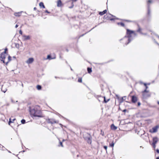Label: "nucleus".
Listing matches in <instances>:
<instances>
[{
    "mask_svg": "<svg viewBox=\"0 0 159 159\" xmlns=\"http://www.w3.org/2000/svg\"><path fill=\"white\" fill-rule=\"evenodd\" d=\"M115 17V16L110 14L108 15L107 14H106L104 16L103 18L105 19H109L111 21L114 20L115 19L114 18H111V17Z\"/></svg>",
    "mask_w": 159,
    "mask_h": 159,
    "instance_id": "nucleus-4",
    "label": "nucleus"
},
{
    "mask_svg": "<svg viewBox=\"0 0 159 159\" xmlns=\"http://www.w3.org/2000/svg\"><path fill=\"white\" fill-rule=\"evenodd\" d=\"M60 145H59V146H61L62 147H63V145L62 144V142L60 141Z\"/></svg>",
    "mask_w": 159,
    "mask_h": 159,
    "instance_id": "nucleus-40",
    "label": "nucleus"
},
{
    "mask_svg": "<svg viewBox=\"0 0 159 159\" xmlns=\"http://www.w3.org/2000/svg\"><path fill=\"white\" fill-rule=\"evenodd\" d=\"M111 128L112 129L115 130L117 129V127L115 126L114 124H112L111 125Z\"/></svg>",
    "mask_w": 159,
    "mask_h": 159,
    "instance_id": "nucleus-16",
    "label": "nucleus"
},
{
    "mask_svg": "<svg viewBox=\"0 0 159 159\" xmlns=\"http://www.w3.org/2000/svg\"><path fill=\"white\" fill-rule=\"evenodd\" d=\"M150 13V9L149 5H148V15H149Z\"/></svg>",
    "mask_w": 159,
    "mask_h": 159,
    "instance_id": "nucleus-24",
    "label": "nucleus"
},
{
    "mask_svg": "<svg viewBox=\"0 0 159 159\" xmlns=\"http://www.w3.org/2000/svg\"><path fill=\"white\" fill-rule=\"evenodd\" d=\"M126 111V109H124V110L123 111V112H125Z\"/></svg>",
    "mask_w": 159,
    "mask_h": 159,
    "instance_id": "nucleus-56",
    "label": "nucleus"
},
{
    "mask_svg": "<svg viewBox=\"0 0 159 159\" xmlns=\"http://www.w3.org/2000/svg\"><path fill=\"white\" fill-rule=\"evenodd\" d=\"M12 122H13V121H11V118H10L9 119V121L8 123V124L9 125H10V123H12Z\"/></svg>",
    "mask_w": 159,
    "mask_h": 159,
    "instance_id": "nucleus-36",
    "label": "nucleus"
},
{
    "mask_svg": "<svg viewBox=\"0 0 159 159\" xmlns=\"http://www.w3.org/2000/svg\"><path fill=\"white\" fill-rule=\"evenodd\" d=\"M47 121L48 123L51 124L58 123V121L54 119H48Z\"/></svg>",
    "mask_w": 159,
    "mask_h": 159,
    "instance_id": "nucleus-5",
    "label": "nucleus"
},
{
    "mask_svg": "<svg viewBox=\"0 0 159 159\" xmlns=\"http://www.w3.org/2000/svg\"><path fill=\"white\" fill-rule=\"evenodd\" d=\"M116 97H117V98L119 100V101L120 103H122L123 101V98H126V96H124L122 97L121 98H120L118 95H116Z\"/></svg>",
    "mask_w": 159,
    "mask_h": 159,
    "instance_id": "nucleus-11",
    "label": "nucleus"
},
{
    "mask_svg": "<svg viewBox=\"0 0 159 159\" xmlns=\"http://www.w3.org/2000/svg\"><path fill=\"white\" fill-rule=\"evenodd\" d=\"M143 35H146L147 34L146 33H143Z\"/></svg>",
    "mask_w": 159,
    "mask_h": 159,
    "instance_id": "nucleus-62",
    "label": "nucleus"
},
{
    "mask_svg": "<svg viewBox=\"0 0 159 159\" xmlns=\"http://www.w3.org/2000/svg\"><path fill=\"white\" fill-rule=\"evenodd\" d=\"M87 71L89 73H90L92 72V70L91 68L88 67L87 69Z\"/></svg>",
    "mask_w": 159,
    "mask_h": 159,
    "instance_id": "nucleus-22",
    "label": "nucleus"
},
{
    "mask_svg": "<svg viewBox=\"0 0 159 159\" xmlns=\"http://www.w3.org/2000/svg\"><path fill=\"white\" fill-rule=\"evenodd\" d=\"M71 1H72L73 2H76L77 0H71Z\"/></svg>",
    "mask_w": 159,
    "mask_h": 159,
    "instance_id": "nucleus-55",
    "label": "nucleus"
},
{
    "mask_svg": "<svg viewBox=\"0 0 159 159\" xmlns=\"http://www.w3.org/2000/svg\"><path fill=\"white\" fill-rule=\"evenodd\" d=\"M78 82H79L81 83L82 82V78H79L78 80Z\"/></svg>",
    "mask_w": 159,
    "mask_h": 159,
    "instance_id": "nucleus-33",
    "label": "nucleus"
},
{
    "mask_svg": "<svg viewBox=\"0 0 159 159\" xmlns=\"http://www.w3.org/2000/svg\"><path fill=\"white\" fill-rule=\"evenodd\" d=\"M152 2V0H148V5H149L148 3H151Z\"/></svg>",
    "mask_w": 159,
    "mask_h": 159,
    "instance_id": "nucleus-44",
    "label": "nucleus"
},
{
    "mask_svg": "<svg viewBox=\"0 0 159 159\" xmlns=\"http://www.w3.org/2000/svg\"><path fill=\"white\" fill-rule=\"evenodd\" d=\"M62 2L61 0H59L57 2V6L58 7H60L61 6Z\"/></svg>",
    "mask_w": 159,
    "mask_h": 159,
    "instance_id": "nucleus-18",
    "label": "nucleus"
},
{
    "mask_svg": "<svg viewBox=\"0 0 159 159\" xmlns=\"http://www.w3.org/2000/svg\"><path fill=\"white\" fill-rule=\"evenodd\" d=\"M5 54L2 53L0 55V58H1V60L4 63H5V59L6 58Z\"/></svg>",
    "mask_w": 159,
    "mask_h": 159,
    "instance_id": "nucleus-7",
    "label": "nucleus"
},
{
    "mask_svg": "<svg viewBox=\"0 0 159 159\" xmlns=\"http://www.w3.org/2000/svg\"><path fill=\"white\" fill-rule=\"evenodd\" d=\"M22 39L23 41H26L29 40L30 39V36L29 35H23Z\"/></svg>",
    "mask_w": 159,
    "mask_h": 159,
    "instance_id": "nucleus-8",
    "label": "nucleus"
},
{
    "mask_svg": "<svg viewBox=\"0 0 159 159\" xmlns=\"http://www.w3.org/2000/svg\"><path fill=\"white\" fill-rule=\"evenodd\" d=\"M99 97L100 98L103 99V102L104 103H107L109 101V100H110L109 99H107V100H106V98L105 96H104V97L100 96V97Z\"/></svg>",
    "mask_w": 159,
    "mask_h": 159,
    "instance_id": "nucleus-15",
    "label": "nucleus"
},
{
    "mask_svg": "<svg viewBox=\"0 0 159 159\" xmlns=\"http://www.w3.org/2000/svg\"><path fill=\"white\" fill-rule=\"evenodd\" d=\"M104 12L105 14L107 12V10H105L103 11Z\"/></svg>",
    "mask_w": 159,
    "mask_h": 159,
    "instance_id": "nucleus-49",
    "label": "nucleus"
},
{
    "mask_svg": "<svg viewBox=\"0 0 159 159\" xmlns=\"http://www.w3.org/2000/svg\"><path fill=\"white\" fill-rule=\"evenodd\" d=\"M45 12L47 13H50V12L48 11L47 10H45Z\"/></svg>",
    "mask_w": 159,
    "mask_h": 159,
    "instance_id": "nucleus-46",
    "label": "nucleus"
},
{
    "mask_svg": "<svg viewBox=\"0 0 159 159\" xmlns=\"http://www.w3.org/2000/svg\"><path fill=\"white\" fill-rule=\"evenodd\" d=\"M37 9L36 8V7H34V10H36Z\"/></svg>",
    "mask_w": 159,
    "mask_h": 159,
    "instance_id": "nucleus-57",
    "label": "nucleus"
},
{
    "mask_svg": "<svg viewBox=\"0 0 159 159\" xmlns=\"http://www.w3.org/2000/svg\"><path fill=\"white\" fill-rule=\"evenodd\" d=\"M2 146V148H4V149H2V150H3V151H4V150H6L5 149V148H5L4 147H3V146Z\"/></svg>",
    "mask_w": 159,
    "mask_h": 159,
    "instance_id": "nucleus-50",
    "label": "nucleus"
},
{
    "mask_svg": "<svg viewBox=\"0 0 159 159\" xmlns=\"http://www.w3.org/2000/svg\"><path fill=\"white\" fill-rule=\"evenodd\" d=\"M74 6V4H73V2H72L71 3V6L70 7H69V8H72Z\"/></svg>",
    "mask_w": 159,
    "mask_h": 159,
    "instance_id": "nucleus-35",
    "label": "nucleus"
},
{
    "mask_svg": "<svg viewBox=\"0 0 159 159\" xmlns=\"http://www.w3.org/2000/svg\"><path fill=\"white\" fill-rule=\"evenodd\" d=\"M153 143H157L158 141V138L157 137H154L152 139Z\"/></svg>",
    "mask_w": 159,
    "mask_h": 159,
    "instance_id": "nucleus-12",
    "label": "nucleus"
},
{
    "mask_svg": "<svg viewBox=\"0 0 159 159\" xmlns=\"http://www.w3.org/2000/svg\"><path fill=\"white\" fill-rule=\"evenodd\" d=\"M140 83L141 84H143V83H143V82H140Z\"/></svg>",
    "mask_w": 159,
    "mask_h": 159,
    "instance_id": "nucleus-60",
    "label": "nucleus"
},
{
    "mask_svg": "<svg viewBox=\"0 0 159 159\" xmlns=\"http://www.w3.org/2000/svg\"><path fill=\"white\" fill-rule=\"evenodd\" d=\"M39 6L41 8H45V7L43 2H40Z\"/></svg>",
    "mask_w": 159,
    "mask_h": 159,
    "instance_id": "nucleus-17",
    "label": "nucleus"
},
{
    "mask_svg": "<svg viewBox=\"0 0 159 159\" xmlns=\"http://www.w3.org/2000/svg\"><path fill=\"white\" fill-rule=\"evenodd\" d=\"M36 88H37V89L39 90H41L42 89L41 86L39 85H37V86Z\"/></svg>",
    "mask_w": 159,
    "mask_h": 159,
    "instance_id": "nucleus-25",
    "label": "nucleus"
},
{
    "mask_svg": "<svg viewBox=\"0 0 159 159\" xmlns=\"http://www.w3.org/2000/svg\"><path fill=\"white\" fill-rule=\"evenodd\" d=\"M143 84L145 86V87L147 86V84L146 83H143Z\"/></svg>",
    "mask_w": 159,
    "mask_h": 159,
    "instance_id": "nucleus-52",
    "label": "nucleus"
},
{
    "mask_svg": "<svg viewBox=\"0 0 159 159\" xmlns=\"http://www.w3.org/2000/svg\"><path fill=\"white\" fill-rule=\"evenodd\" d=\"M118 24L120 25L122 27H124L125 26L124 24L122 22L118 23Z\"/></svg>",
    "mask_w": 159,
    "mask_h": 159,
    "instance_id": "nucleus-27",
    "label": "nucleus"
},
{
    "mask_svg": "<svg viewBox=\"0 0 159 159\" xmlns=\"http://www.w3.org/2000/svg\"><path fill=\"white\" fill-rule=\"evenodd\" d=\"M19 34L21 35H22V32L21 30H20L19 31Z\"/></svg>",
    "mask_w": 159,
    "mask_h": 159,
    "instance_id": "nucleus-43",
    "label": "nucleus"
},
{
    "mask_svg": "<svg viewBox=\"0 0 159 159\" xmlns=\"http://www.w3.org/2000/svg\"><path fill=\"white\" fill-rule=\"evenodd\" d=\"M47 59L51 60L52 59V58L51 56L50 55H49L47 56Z\"/></svg>",
    "mask_w": 159,
    "mask_h": 159,
    "instance_id": "nucleus-29",
    "label": "nucleus"
},
{
    "mask_svg": "<svg viewBox=\"0 0 159 159\" xmlns=\"http://www.w3.org/2000/svg\"><path fill=\"white\" fill-rule=\"evenodd\" d=\"M114 143L113 142H112L111 143V144H110V146L111 147H113V146H114Z\"/></svg>",
    "mask_w": 159,
    "mask_h": 159,
    "instance_id": "nucleus-32",
    "label": "nucleus"
},
{
    "mask_svg": "<svg viewBox=\"0 0 159 159\" xmlns=\"http://www.w3.org/2000/svg\"><path fill=\"white\" fill-rule=\"evenodd\" d=\"M25 152V150H23V151H21V152Z\"/></svg>",
    "mask_w": 159,
    "mask_h": 159,
    "instance_id": "nucleus-61",
    "label": "nucleus"
},
{
    "mask_svg": "<svg viewBox=\"0 0 159 159\" xmlns=\"http://www.w3.org/2000/svg\"><path fill=\"white\" fill-rule=\"evenodd\" d=\"M18 25L17 24L15 26V28H17L18 27Z\"/></svg>",
    "mask_w": 159,
    "mask_h": 159,
    "instance_id": "nucleus-54",
    "label": "nucleus"
},
{
    "mask_svg": "<svg viewBox=\"0 0 159 159\" xmlns=\"http://www.w3.org/2000/svg\"><path fill=\"white\" fill-rule=\"evenodd\" d=\"M97 26V25H96L95 26V27H93V28L90 30L88 32H87L86 33H85V34H82V35H81L80 36V37H82L83 36H84L85 34H86L87 33H88V32H90L91 30H92L94 28L96 27Z\"/></svg>",
    "mask_w": 159,
    "mask_h": 159,
    "instance_id": "nucleus-23",
    "label": "nucleus"
},
{
    "mask_svg": "<svg viewBox=\"0 0 159 159\" xmlns=\"http://www.w3.org/2000/svg\"><path fill=\"white\" fill-rule=\"evenodd\" d=\"M22 11H20V12H18V13H15L14 14V15L15 16H20V14L22 13Z\"/></svg>",
    "mask_w": 159,
    "mask_h": 159,
    "instance_id": "nucleus-20",
    "label": "nucleus"
},
{
    "mask_svg": "<svg viewBox=\"0 0 159 159\" xmlns=\"http://www.w3.org/2000/svg\"><path fill=\"white\" fill-rule=\"evenodd\" d=\"M145 88H146L145 89H147L148 88V87L147 86H145Z\"/></svg>",
    "mask_w": 159,
    "mask_h": 159,
    "instance_id": "nucleus-58",
    "label": "nucleus"
},
{
    "mask_svg": "<svg viewBox=\"0 0 159 159\" xmlns=\"http://www.w3.org/2000/svg\"><path fill=\"white\" fill-rule=\"evenodd\" d=\"M133 34L135 37H136L137 36V33L135 32L134 31V33H133Z\"/></svg>",
    "mask_w": 159,
    "mask_h": 159,
    "instance_id": "nucleus-38",
    "label": "nucleus"
},
{
    "mask_svg": "<svg viewBox=\"0 0 159 159\" xmlns=\"http://www.w3.org/2000/svg\"><path fill=\"white\" fill-rule=\"evenodd\" d=\"M101 134L102 136H104V132L102 131V130L101 131Z\"/></svg>",
    "mask_w": 159,
    "mask_h": 159,
    "instance_id": "nucleus-39",
    "label": "nucleus"
},
{
    "mask_svg": "<svg viewBox=\"0 0 159 159\" xmlns=\"http://www.w3.org/2000/svg\"><path fill=\"white\" fill-rule=\"evenodd\" d=\"M143 98H149L151 96V94H146L143 93Z\"/></svg>",
    "mask_w": 159,
    "mask_h": 159,
    "instance_id": "nucleus-14",
    "label": "nucleus"
},
{
    "mask_svg": "<svg viewBox=\"0 0 159 159\" xmlns=\"http://www.w3.org/2000/svg\"><path fill=\"white\" fill-rule=\"evenodd\" d=\"M156 143H152V145L154 148H156Z\"/></svg>",
    "mask_w": 159,
    "mask_h": 159,
    "instance_id": "nucleus-42",
    "label": "nucleus"
},
{
    "mask_svg": "<svg viewBox=\"0 0 159 159\" xmlns=\"http://www.w3.org/2000/svg\"><path fill=\"white\" fill-rule=\"evenodd\" d=\"M8 50V49L7 48H6L4 49V51L2 53L6 54V51H7Z\"/></svg>",
    "mask_w": 159,
    "mask_h": 159,
    "instance_id": "nucleus-37",
    "label": "nucleus"
},
{
    "mask_svg": "<svg viewBox=\"0 0 159 159\" xmlns=\"http://www.w3.org/2000/svg\"><path fill=\"white\" fill-rule=\"evenodd\" d=\"M99 14L101 16H102V15H104V14H105V13H104V11H102L99 12Z\"/></svg>",
    "mask_w": 159,
    "mask_h": 159,
    "instance_id": "nucleus-28",
    "label": "nucleus"
},
{
    "mask_svg": "<svg viewBox=\"0 0 159 159\" xmlns=\"http://www.w3.org/2000/svg\"><path fill=\"white\" fill-rule=\"evenodd\" d=\"M142 29L141 28L139 27V29L137 30V32H139L141 34H143V33L141 31Z\"/></svg>",
    "mask_w": 159,
    "mask_h": 159,
    "instance_id": "nucleus-21",
    "label": "nucleus"
},
{
    "mask_svg": "<svg viewBox=\"0 0 159 159\" xmlns=\"http://www.w3.org/2000/svg\"><path fill=\"white\" fill-rule=\"evenodd\" d=\"M21 85H22V87H23V84L22 83H21Z\"/></svg>",
    "mask_w": 159,
    "mask_h": 159,
    "instance_id": "nucleus-64",
    "label": "nucleus"
},
{
    "mask_svg": "<svg viewBox=\"0 0 159 159\" xmlns=\"http://www.w3.org/2000/svg\"><path fill=\"white\" fill-rule=\"evenodd\" d=\"M39 106H36L34 107H29V110L31 115L34 116L41 117L42 113L41 111L38 109Z\"/></svg>",
    "mask_w": 159,
    "mask_h": 159,
    "instance_id": "nucleus-1",
    "label": "nucleus"
},
{
    "mask_svg": "<svg viewBox=\"0 0 159 159\" xmlns=\"http://www.w3.org/2000/svg\"><path fill=\"white\" fill-rule=\"evenodd\" d=\"M100 96H97V97H96V98H98V100L99 101V102H100L101 101V100H102L103 99H102V98H100L99 97Z\"/></svg>",
    "mask_w": 159,
    "mask_h": 159,
    "instance_id": "nucleus-26",
    "label": "nucleus"
},
{
    "mask_svg": "<svg viewBox=\"0 0 159 159\" xmlns=\"http://www.w3.org/2000/svg\"><path fill=\"white\" fill-rule=\"evenodd\" d=\"M149 92V91L147 90L146 89H145L142 92L143 94V93H148Z\"/></svg>",
    "mask_w": 159,
    "mask_h": 159,
    "instance_id": "nucleus-34",
    "label": "nucleus"
},
{
    "mask_svg": "<svg viewBox=\"0 0 159 159\" xmlns=\"http://www.w3.org/2000/svg\"><path fill=\"white\" fill-rule=\"evenodd\" d=\"M15 47L16 48H19V45L18 43H15Z\"/></svg>",
    "mask_w": 159,
    "mask_h": 159,
    "instance_id": "nucleus-30",
    "label": "nucleus"
},
{
    "mask_svg": "<svg viewBox=\"0 0 159 159\" xmlns=\"http://www.w3.org/2000/svg\"><path fill=\"white\" fill-rule=\"evenodd\" d=\"M34 59L33 58H30L27 60L26 62L28 64H31L34 61Z\"/></svg>",
    "mask_w": 159,
    "mask_h": 159,
    "instance_id": "nucleus-13",
    "label": "nucleus"
},
{
    "mask_svg": "<svg viewBox=\"0 0 159 159\" xmlns=\"http://www.w3.org/2000/svg\"><path fill=\"white\" fill-rule=\"evenodd\" d=\"M104 148L106 150V152H107V146H103Z\"/></svg>",
    "mask_w": 159,
    "mask_h": 159,
    "instance_id": "nucleus-41",
    "label": "nucleus"
},
{
    "mask_svg": "<svg viewBox=\"0 0 159 159\" xmlns=\"http://www.w3.org/2000/svg\"><path fill=\"white\" fill-rule=\"evenodd\" d=\"M156 43L159 46V44L158 43L156 42Z\"/></svg>",
    "mask_w": 159,
    "mask_h": 159,
    "instance_id": "nucleus-63",
    "label": "nucleus"
},
{
    "mask_svg": "<svg viewBox=\"0 0 159 159\" xmlns=\"http://www.w3.org/2000/svg\"><path fill=\"white\" fill-rule=\"evenodd\" d=\"M133 39V38L132 39H130L127 37L126 35H125L124 37L120 39V41H123L122 43L125 44L126 45H127Z\"/></svg>",
    "mask_w": 159,
    "mask_h": 159,
    "instance_id": "nucleus-2",
    "label": "nucleus"
},
{
    "mask_svg": "<svg viewBox=\"0 0 159 159\" xmlns=\"http://www.w3.org/2000/svg\"><path fill=\"white\" fill-rule=\"evenodd\" d=\"M5 150H7V151H8V152L11 153V152L10 151H9V150H7V149L6 148H5Z\"/></svg>",
    "mask_w": 159,
    "mask_h": 159,
    "instance_id": "nucleus-51",
    "label": "nucleus"
},
{
    "mask_svg": "<svg viewBox=\"0 0 159 159\" xmlns=\"http://www.w3.org/2000/svg\"><path fill=\"white\" fill-rule=\"evenodd\" d=\"M134 33V31L130 30L129 29H126V35L127 37H128L129 38L132 39V35Z\"/></svg>",
    "mask_w": 159,
    "mask_h": 159,
    "instance_id": "nucleus-3",
    "label": "nucleus"
},
{
    "mask_svg": "<svg viewBox=\"0 0 159 159\" xmlns=\"http://www.w3.org/2000/svg\"><path fill=\"white\" fill-rule=\"evenodd\" d=\"M141 105V103L139 102H138V106H140Z\"/></svg>",
    "mask_w": 159,
    "mask_h": 159,
    "instance_id": "nucleus-48",
    "label": "nucleus"
},
{
    "mask_svg": "<svg viewBox=\"0 0 159 159\" xmlns=\"http://www.w3.org/2000/svg\"><path fill=\"white\" fill-rule=\"evenodd\" d=\"M11 57L10 56H9L8 57V61L7 62H5V64L6 65H7L9 61H11Z\"/></svg>",
    "mask_w": 159,
    "mask_h": 159,
    "instance_id": "nucleus-19",
    "label": "nucleus"
},
{
    "mask_svg": "<svg viewBox=\"0 0 159 159\" xmlns=\"http://www.w3.org/2000/svg\"><path fill=\"white\" fill-rule=\"evenodd\" d=\"M2 92H3L4 93H5V92H6V91H7V90H3H3H2Z\"/></svg>",
    "mask_w": 159,
    "mask_h": 159,
    "instance_id": "nucleus-53",
    "label": "nucleus"
},
{
    "mask_svg": "<svg viewBox=\"0 0 159 159\" xmlns=\"http://www.w3.org/2000/svg\"><path fill=\"white\" fill-rule=\"evenodd\" d=\"M156 152L157 153H159V149H157Z\"/></svg>",
    "mask_w": 159,
    "mask_h": 159,
    "instance_id": "nucleus-47",
    "label": "nucleus"
},
{
    "mask_svg": "<svg viewBox=\"0 0 159 159\" xmlns=\"http://www.w3.org/2000/svg\"><path fill=\"white\" fill-rule=\"evenodd\" d=\"M21 122L22 124H24L25 123V120H24V119H22L21 120Z\"/></svg>",
    "mask_w": 159,
    "mask_h": 159,
    "instance_id": "nucleus-31",
    "label": "nucleus"
},
{
    "mask_svg": "<svg viewBox=\"0 0 159 159\" xmlns=\"http://www.w3.org/2000/svg\"><path fill=\"white\" fill-rule=\"evenodd\" d=\"M131 101L133 103H136L137 101V98L134 95H133L131 97Z\"/></svg>",
    "mask_w": 159,
    "mask_h": 159,
    "instance_id": "nucleus-9",
    "label": "nucleus"
},
{
    "mask_svg": "<svg viewBox=\"0 0 159 159\" xmlns=\"http://www.w3.org/2000/svg\"><path fill=\"white\" fill-rule=\"evenodd\" d=\"M125 20L126 21L128 22H132V21L131 20Z\"/></svg>",
    "mask_w": 159,
    "mask_h": 159,
    "instance_id": "nucleus-45",
    "label": "nucleus"
},
{
    "mask_svg": "<svg viewBox=\"0 0 159 159\" xmlns=\"http://www.w3.org/2000/svg\"><path fill=\"white\" fill-rule=\"evenodd\" d=\"M156 159H159V157H157L156 158Z\"/></svg>",
    "mask_w": 159,
    "mask_h": 159,
    "instance_id": "nucleus-59",
    "label": "nucleus"
},
{
    "mask_svg": "<svg viewBox=\"0 0 159 159\" xmlns=\"http://www.w3.org/2000/svg\"><path fill=\"white\" fill-rule=\"evenodd\" d=\"M88 136L84 138L85 140H87L88 143L91 144L92 142V138L89 134H87Z\"/></svg>",
    "mask_w": 159,
    "mask_h": 159,
    "instance_id": "nucleus-6",
    "label": "nucleus"
},
{
    "mask_svg": "<svg viewBox=\"0 0 159 159\" xmlns=\"http://www.w3.org/2000/svg\"><path fill=\"white\" fill-rule=\"evenodd\" d=\"M158 127H159V126L157 125L153 127L152 128V131L151 132L155 133V132H157V129H158Z\"/></svg>",
    "mask_w": 159,
    "mask_h": 159,
    "instance_id": "nucleus-10",
    "label": "nucleus"
}]
</instances>
